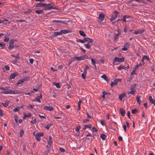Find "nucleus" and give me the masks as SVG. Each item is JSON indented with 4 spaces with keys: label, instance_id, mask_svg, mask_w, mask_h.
Instances as JSON below:
<instances>
[{
    "label": "nucleus",
    "instance_id": "1",
    "mask_svg": "<svg viewBox=\"0 0 155 155\" xmlns=\"http://www.w3.org/2000/svg\"><path fill=\"white\" fill-rule=\"evenodd\" d=\"M54 5L52 3L46 4L39 3L36 4L35 7H45L43 9L45 10H50L51 9H57V8L54 7Z\"/></svg>",
    "mask_w": 155,
    "mask_h": 155
},
{
    "label": "nucleus",
    "instance_id": "2",
    "mask_svg": "<svg viewBox=\"0 0 155 155\" xmlns=\"http://www.w3.org/2000/svg\"><path fill=\"white\" fill-rule=\"evenodd\" d=\"M2 94H19L21 93L20 91L17 90L12 91L11 90H8L7 91H5L1 92Z\"/></svg>",
    "mask_w": 155,
    "mask_h": 155
},
{
    "label": "nucleus",
    "instance_id": "3",
    "mask_svg": "<svg viewBox=\"0 0 155 155\" xmlns=\"http://www.w3.org/2000/svg\"><path fill=\"white\" fill-rule=\"evenodd\" d=\"M124 57L119 58L117 57H116L114 58L113 60V64H115V63L116 62H123L124 61Z\"/></svg>",
    "mask_w": 155,
    "mask_h": 155
},
{
    "label": "nucleus",
    "instance_id": "4",
    "mask_svg": "<svg viewBox=\"0 0 155 155\" xmlns=\"http://www.w3.org/2000/svg\"><path fill=\"white\" fill-rule=\"evenodd\" d=\"M119 12L117 11H115L114 12V15H112L111 18L110 20L111 22L115 20L117 17V15L119 14Z\"/></svg>",
    "mask_w": 155,
    "mask_h": 155
},
{
    "label": "nucleus",
    "instance_id": "5",
    "mask_svg": "<svg viewBox=\"0 0 155 155\" xmlns=\"http://www.w3.org/2000/svg\"><path fill=\"white\" fill-rule=\"evenodd\" d=\"M130 91H129L127 92V93L128 94H131L132 95H134L136 92V90L134 88V87L133 86H131L130 89Z\"/></svg>",
    "mask_w": 155,
    "mask_h": 155
},
{
    "label": "nucleus",
    "instance_id": "6",
    "mask_svg": "<svg viewBox=\"0 0 155 155\" xmlns=\"http://www.w3.org/2000/svg\"><path fill=\"white\" fill-rule=\"evenodd\" d=\"M52 138L51 136L49 137V139L48 141V145L46 146L47 147L50 148L51 145L52 144L53 142L52 140Z\"/></svg>",
    "mask_w": 155,
    "mask_h": 155
},
{
    "label": "nucleus",
    "instance_id": "7",
    "mask_svg": "<svg viewBox=\"0 0 155 155\" xmlns=\"http://www.w3.org/2000/svg\"><path fill=\"white\" fill-rule=\"evenodd\" d=\"M43 136V134L41 133H39L36 134H35V137L36 140L38 141L40 140L41 138L40 137H42Z\"/></svg>",
    "mask_w": 155,
    "mask_h": 155
},
{
    "label": "nucleus",
    "instance_id": "8",
    "mask_svg": "<svg viewBox=\"0 0 155 155\" xmlns=\"http://www.w3.org/2000/svg\"><path fill=\"white\" fill-rule=\"evenodd\" d=\"M104 15L103 13H101L99 15L98 18L101 22H102L104 20Z\"/></svg>",
    "mask_w": 155,
    "mask_h": 155
},
{
    "label": "nucleus",
    "instance_id": "9",
    "mask_svg": "<svg viewBox=\"0 0 155 155\" xmlns=\"http://www.w3.org/2000/svg\"><path fill=\"white\" fill-rule=\"evenodd\" d=\"M18 74L17 72H14L12 73L10 76V78L11 79H14L18 75Z\"/></svg>",
    "mask_w": 155,
    "mask_h": 155
},
{
    "label": "nucleus",
    "instance_id": "10",
    "mask_svg": "<svg viewBox=\"0 0 155 155\" xmlns=\"http://www.w3.org/2000/svg\"><path fill=\"white\" fill-rule=\"evenodd\" d=\"M44 109L49 110V111H52L54 110V108L53 107L51 106H45L43 108Z\"/></svg>",
    "mask_w": 155,
    "mask_h": 155
},
{
    "label": "nucleus",
    "instance_id": "11",
    "mask_svg": "<svg viewBox=\"0 0 155 155\" xmlns=\"http://www.w3.org/2000/svg\"><path fill=\"white\" fill-rule=\"evenodd\" d=\"M14 41L13 40H11L9 42V49H12L14 48Z\"/></svg>",
    "mask_w": 155,
    "mask_h": 155
},
{
    "label": "nucleus",
    "instance_id": "12",
    "mask_svg": "<svg viewBox=\"0 0 155 155\" xmlns=\"http://www.w3.org/2000/svg\"><path fill=\"white\" fill-rule=\"evenodd\" d=\"M11 56L14 58H15V60H13L12 62L14 64H15V63L18 62V60L19 59V57L18 56H16L14 54H12Z\"/></svg>",
    "mask_w": 155,
    "mask_h": 155
},
{
    "label": "nucleus",
    "instance_id": "13",
    "mask_svg": "<svg viewBox=\"0 0 155 155\" xmlns=\"http://www.w3.org/2000/svg\"><path fill=\"white\" fill-rule=\"evenodd\" d=\"M144 30L140 29L138 30L137 31H135L134 32V34L135 35H137L138 34H140L143 33L144 31Z\"/></svg>",
    "mask_w": 155,
    "mask_h": 155
},
{
    "label": "nucleus",
    "instance_id": "14",
    "mask_svg": "<svg viewBox=\"0 0 155 155\" xmlns=\"http://www.w3.org/2000/svg\"><path fill=\"white\" fill-rule=\"evenodd\" d=\"M84 40L85 41H87L90 43H92V42L93 41V40L92 39L89 38L85 37L84 38Z\"/></svg>",
    "mask_w": 155,
    "mask_h": 155
},
{
    "label": "nucleus",
    "instance_id": "15",
    "mask_svg": "<svg viewBox=\"0 0 155 155\" xmlns=\"http://www.w3.org/2000/svg\"><path fill=\"white\" fill-rule=\"evenodd\" d=\"M149 99L150 103L152 104H153L155 106V100L153 99L151 96L150 95L149 96Z\"/></svg>",
    "mask_w": 155,
    "mask_h": 155
},
{
    "label": "nucleus",
    "instance_id": "16",
    "mask_svg": "<svg viewBox=\"0 0 155 155\" xmlns=\"http://www.w3.org/2000/svg\"><path fill=\"white\" fill-rule=\"evenodd\" d=\"M92 43H88L87 44H84V45L85 46L86 48L87 49H89L92 46Z\"/></svg>",
    "mask_w": 155,
    "mask_h": 155
},
{
    "label": "nucleus",
    "instance_id": "17",
    "mask_svg": "<svg viewBox=\"0 0 155 155\" xmlns=\"http://www.w3.org/2000/svg\"><path fill=\"white\" fill-rule=\"evenodd\" d=\"M120 114L122 116H124L125 114V111L124 109L120 108Z\"/></svg>",
    "mask_w": 155,
    "mask_h": 155
},
{
    "label": "nucleus",
    "instance_id": "18",
    "mask_svg": "<svg viewBox=\"0 0 155 155\" xmlns=\"http://www.w3.org/2000/svg\"><path fill=\"white\" fill-rule=\"evenodd\" d=\"M87 74V72H86V69L84 70L83 73L81 74V77L83 78L84 79H85V76Z\"/></svg>",
    "mask_w": 155,
    "mask_h": 155
},
{
    "label": "nucleus",
    "instance_id": "19",
    "mask_svg": "<svg viewBox=\"0 0 155 155\" xmlns=\"http://www.w3.org/2000/svg\"><path fill=\"white\" fill-rule=\"evenodd\" d=\"M61 31L62 33V34H66L69 32H71V31L67 30H61Z\"/></svg>",
    "mask_w": 155,
    "mask_h": 155
},
{
    "label": "nucleus",
    "instance_id": "20",
    "mask_svg": "<svg viewBox=\"0 0 155 155\" xmlns=\"http://www.w3.org/2000/svg\"><path fill=\"white\" fill-rule=\"evenodd\" d=\"M91 64L94 66L95 68H97V66L96 65V62L93 58H91Z\"/></svg>",
    "mask_w": 155,
    "mask_h": 155
},
{
    "label": "nucleus",
    "instance_id": "21",
    "mask_svg": "<svg viewBox=\"0 0 155 155\" xmlns=\"http://www.w3.org/2000/svg\"><path fill=\"white\" fill-rule=\"evenodd\" d=\"M141 97V96H137L136 97V99H137V103H138L139 104H140L141 102V101L140 100Z\"/></svg>",
    "mask_w": 155,
    "mask_h": 155
},
{
    "label": "nucleus",
    "instance_id": "22",
    "mask_svg": "<svg viewBox=\"0 0 155 155\" xmlns=\"http://www.w3.org/2000/svg\"><path fill=\"white\" fill-rule=\"evenodd\" d=\"M117 80H115L114 81H111L110 84V86L111 87H113L114 85H116L117 84Z\"/></svg>",
    "mask_w": 155,
    "mask_h": 155
},
{
    "label": "nucleus",
    "instance_id": "23",
    "mask_svg": "<svg viewBox=\"0 0 155 155\" xmlns=\"http://www.w3.org/2000/svg\"><path fill=\"white\" fill-rule=\"evenodd\" d=\"M126 96V95L125 94V93L121 94L119 96V99L121 101H122L123 98L124 97Z\"/></svg>",
    "mask_w": 155,
    "mask_h": 155
},
{
    "label": "nucleus",
    "instance_id": "24",
    "mask_svg": "<svg viewBox=\"0 0 155 155\" xmlns=\"http://www.w3.org/2000/svg\"><path fill=\"white\" fill-rule=\"evenodd\" d=\"M120 35V33L119 34H115L114 36V41L116 42L117 41V39Z\"/></svg>",
    "mask_w": 155,
    "mask_h": 155
},
{
    "label": "nucleus",
    "instance_id": "25",
    "mask_svg": "<svg viewBox=\"0 0 155 155\" xmlns=\"http://www.w3.org/2000/svg\"><path fill=\"white\" fill-rule=\"evenodd\" d=\"M53 84L55 85L57 88H59L61 87V86L58 83L54 82L53 83Z\"/></svg>",
    "mask_w": 155,
    "mask_h": 155
},
{
    "label": "nucleus",
    "instance_id": "26",
    "mask_svg": "<svg viewBox=\"0 0 155 155\" xmlns=\"http://www.w3.org/2000/svg\"><path fill=\"white\" fill-rule=\"evenodd\" d=\"M43 9L40 10H36L35 12L38 14H43L44 10Z\"/></svg>",
    "mask_w": 155,
    "mask_h": 155
},
{
    "label": "nucleus",
    "instance_id": "27",
    "mask_svg": "<svg viewBox=\"0 0 155 155\" xmlns=\"http://www.w3.org/2000/svg\"><path fill=\"white\" fill-rule=\"evenodd\" d=\"M80 35L83 37H85L86 36L85 34L82 30L79 31Z\"/></svg>",
    "mask_w": 155,
    "mask_h": 155
},
{
    "label": "nucleus",
    "instance_id": "28",
    "mask_svg": "<svg viewBox=\"0 0 155 155\" xmlns=\"http://www.w3.org/2000/svg\"><path fill=\"white\" fill-rule=\"evenodd\" d=\"M54 36H57L58 35H62V33L61 32V31L59 32H54Z\"/></svg>",
    "mask_w": 155,
    "mask_h": 155
},
{
    "label": "nucleus",
    "instance_id": "29",
    "mask_svg": "<svg viewBox=\"0 0 155 155\" xmlns=\"http://www.w3.org/2000/svg\"><path fill=\"white\" fill-rule=\"evenodd\" d=\"M91 127V124H88L87 125H86L85 126L84 128H83V130H85L87 128H90Z\"/></svg>",
    "mask_w": 155,
    "mask_h": 155
},
{
    "label": "nucleus",
    "instance_id": "30",
    "mask_svg": "<svg viewBox=\"0 0 155 155\" xmlns=\"http://www.w3.org/2000/svg\"><path fill=\"white\" fill-rule=\"evenodd\" d=\"M101 77L104 79L107 82L109 81V80L107 78V77L106 75L105 74H104L101 76Z\"/></svg>",
    "mask_w": 155,
    "mask_h": 155
},
{
    "label": "nucleus",
    "instance_id": "31",
    "mask_svg": "<svg viewBox=\"0 0 155 155\" xmlns=\"http://www.w3.org/2000/svg\"><path fill=\"white\" fill-rule=\"evenodd\" d=\"M5 21H8V20L6 19H4L3 20H0V23H3L4 24L6 25L7 24V23L5 22Z\"/></svg>",
    "mask_w": 155,
    "mask_h": 155
},
{
    "label": "nucleus",
    "instance_id": "32",
    "mask_svg": "<svg viewBox=\"0 0 155 155\" xmlns=\"http://www.w3.org/2000/svg\"><path fill=\"white\" fill-rule=\"evenodd\" d=\"M29 78V77L28 76H25L22 79L24 82L25 81H27L28 80Z\"/></svg>",
    "mask_w": 155,
    "mask_h": 155
},
{
    "label": "nucleus",
    "instance_id": "33",
    "mask_svg": "<svg viewBox=\"0 0 155 155\" xmlns=\"http://www.w3.org/2000/svg\"><path fill=\"white\" fill-rule=\"evenodd\" d=\"M77 42H79L83 43L85 42V41L84 39L83 40L78 39L77 40Z\"/></svg>",
    "mask_w": 155,
    "mask_h": 155
},
{
    "label": "nucleus",
    "instance_id": "34",
    "mask_svg": "<svg viewBox=\"0 0 155 155\" xmlns=\"http://www.w3.org/2000/svg\"><path fill=\"white\" fill-rule=\"evenodd\" d=\"M101 137L103 140H104L106 138V136L104 134H102L101 135Z\"/></svg>",
    "mask_w": 155,
    "mask_h": 155
},
{
    "label": "nucleus",
    "instance_id": "35",
    "mask_svg": "<svg viewBox=\"0 0 155 155\" xmlns=\"http://www.w3.org/2000/svg\"><path fill=\"white\" fill-rule=\"evenodd\" d=\"M19 108V106H17L16 108L13 109V111L17 112L19 111L20 110Z\"/></svg>",
    "mask_w": 155,
    "mask_h": 155
},
{
    "label": "nucleus",
    "instance_id": "36",
    "mask_svg": "<svg viewBox=\"0 0 155 155\" xmlns=\"http://www.w3.org/2000/svg\"><path fill=\"white\" fill-rule=\"evenodd\" d=\"M24 81L22 79L18 81L17 83V85H18L20 84H21L22 83H24Z\"/></svg>",
    "mask_w": 155,
    "mask_h": 155
},
{
    "label": "nucleus",
    "instance_id": "37",
    "mask_svg": "<svg viewBox=\"0 0 155 155\" xmlns=\"http://www.w3.org/2000/svg\"><path fill=\"white\" fill-rule=\"evenodd\" d=\"M24 134V131L23 130H21L20 132V135L21 137H22Z\"/></svg>",
    "mask_w": 155,
    "mask_h": 155
},
{
    "label": "nucleus",
    "instance_id": "38",
    "mask_svg": "<svg viewBox=\"0 0 155 155\" xmlns=\"http://www.w3.org/2000/svg\"><path fill=\"white\" fill-rule=\"evenodd\" d=\"M81 128V127L80 126H78L77 127V128H76L75 130L76 131V132L77 133H79V130Z\"/></svg>",
    "mask_w": 155,
    "mask_h": 155
},
{
    "label": "nucleus",
    "instance_id": "39",
    "mask_svg": "<svg viewBox=\"0 0 155 155\" xmlns=\"http://www.w3.org/2000/svg\"><path fill=\"white\" fill-rule=\"evenodd\" d=\"M143 59L149 61L150 60L149 58L146 55H144L143 56Z\"/></svg>",
    "mask_w": 155,
    "mask_h": 155
},
{
    "label": "nucleus",
    "instance_id": "40",
    "mask_svg": "<svg viewBox=\"0 0 155 155\" xmlns=\"http://www.w3.org/2000/svg\"><path fill=\"white\" fill-rule=\"evenodd\" d=\"M34 101H37L39 103H41V101L40 100V99H39V97H36L35 99H34Z\"/></svg>",
    "mask_w": 155,
    "mask_h": 155
},
{
    "label": "nucleus",
    "instance_id": "41",
    "mask_svg": "<svg viewBox=\"0 0 155 155\" xmlns=\"http://www.w3.org/2000/svg\"><path fill=\"white\" fill-rule=\"evenodd\" d=\"M138 112V110L136 109H133L132 111V113L133 114H136Z\"/></svg>",
    "mask_w": 155,
    "mask_h": 155
},
{
    "label": "nucleus",
    "instance_id": "42",
    "mask_svg": "<svg viewBox=\"0 0 155 155\" xmlns=\"http://www.w3.org/2000/svg\"><path fill=\"white\" fill-rule=\"evenodd\" d=\"M81 57L82 60H84L86 59H87L88 57V56L86 55L81 56Z\"/></svg>",
    "mask_w": 155,
    "mask_h": 155
},
{
    "label": "nucleus",
    "instance_id": "43",
    "mask_svg": "<svg viewBox=\"0 0 155 155\" xmlns=\"http://www.w3.org/2000/svg\"><path fill=\"white\" fill-rule=\"evenodd\" d=\"M75 59L78 61H80L82 60L81 56L79 57H75Z\"/></svg>",
    "mask_w": 155,
    "mask_h": 155
},
{
    "label": "nucleus",
    "instance_id": "44",
    "mask_svg": "<svg viewBox=\"0 0 155 155\" xmlns=\"http://www.w3.org/2000/svg\"><path fill=\"white\" fill-rule=\"evenodd\" d=\"M14 118L15 121L16 123H17L18 122V116L17 115H15L14 116Z\"/></svg>",
    "mask_w": 155,
    "mask_h": 155
},
{
    "label": "nucleus",
    "instance_id": "45",
    "mask_svg": "<svg viewBox=\"0 0 155 155\" xmlns=\"http://www.w3.org/2000/svg\"><path fill=\"white\" fill-rule=\"evenodd\" d=\"M124 47L128 49L129 47V44L128 43H126L124 45Z\"/></svg>",
    "mask_w": 155,
    "mask_h": 155
},
{
    "label": "nucleus",
    "instance_id": "46",
    "mask_svg": "<svg viewBox=\"0 0 155 155\" xmlns=\"http://www.w3.org/2000/svg\"><path fill=\"white\" fill-rule=\"evenodd\" d=\"M117 69L118 70H121V69H124V66L120 65L117 67Z\"/></svg>",
    "mask_w": 155,
    "mask_h": 155
},
{
    "label": "nucleus",
    "instance_id": "47",
    "mask_svg": "<svg viewBox=\"0 0 155 155\" xmlns=\"http://www.w3.org/2000/svg\"><path fill=\"white\" fill-rule=\"evenodd\" d=\"M36 122V119L35 118H33H33L32 120L31 121V122L32 124H35Z\"/></svg>",
    "mask_w": 155,
    "mask_h": 155
},
{
    "label": "nucleus",
    "instance_id": "48",
    "mask_svg": "<svg viewBox=\"0 0 155 155\" xmlns=\"http://www.w3.org/2000/svg\"><path fill=\"white\" fill-rule=\"evenodd\" d=\"M135 71L136 70H135L134 69V70L132 71V72L130 74L131 75H132L133 74H136L135 73Z\"/></svg>",
    "mask_w": 155,
    "mask_h": 155
},
{
    "label": "nucleus",
    "instance_id": "49",
    "mask_svg": "<svg viewBox=\"0 0 155 155\" xmlns=\"http://www.w3.org/2000/svg\"><path fill=\"white\" fill-rule=\"evenodd\" d=\"M9 40V38L7 37L6 36L5 37V38L4 39V41L5 42H8Z\"/></svg>",
    "mask_w": 155,
    "mask_h": 155
},
{
    "label": "nucleus",
    "instance_id": "50",
    "mask_svg": "<svg viewBox=\"0 0 155 155\" xmlns=\"http://www.w3.org/2000/svg\"><path fill=\"white\" fill-rule=\"evenodd\" d=\"M126 18L125 17V16L124 15L123 17V18L122 19H120V20L121 21H123L124 22H126Z\"/></svg>",
    "mask_w": 155,
    "mask_h": 155
},
{
    "label": "nucleus",
    "instance_id": "51",
    "mask_svg": "<svg viewBox=\"0 0 155 155\" xmlns=\"http://www.w3.org/2000/svg\"><path fill=\"white\" fill-rule=\"evenodd\" d=\"M9 67L7 65L5 66L4 68V69L6 70H9Z\"/></svg>",
    "mask_w": 155,
    "mask_h": 155
},
{
    "label": "nucleus",
    "instance_id": "52",
    "mask_svg": "<svg viewBox=\"0 0 155 155\" xmlns=\"http://www.w3.org/2000/svg\"><path fill=\"white\" fill-rule=\"evenodd\" d=\"M92 130L94 132H97L98 130L94 127H93Z\"/></svg>",
    "mask_w": 155,
    "mask_h": 155
},
{
    "label": "nucleus",
    "instance_id": "53",
    "mask_svg": "<svg viewBox=\"0 0 155 155\" xmlns=\"http://www.w3.org/2000/svg\"><path fill=\"white\" fill-rule=\"evenodd\" d=\"M82 101L81 100H79L78 103V107H80V106H81V104L82 102Z\"/></svg>",
    "mask_w": 155,
    "mask_h": 155
},
{
    "label": "nucleus",
    "instance_id": "54",
    "mask_svg": "<svg viewBox=\"0 0 155 155\" xmlns=\"http://www.w3.org/2000/svg\"><path fill=\"white\" fill-rule=\"evenodd\" d=\"M59 150L61 152H64L65 151L64 149L62 147L59 148Z\"/></svg>",
    "mask_w": 155,
    "mask_h": 155
},
{
    "label": "nucleus",
    "instance_id": "55",
    "mask_svg": "<svg viewBox=\"0 0 155 155\" xmlns=\"http://www.w3.org/2000/svg\"><path fill=\"white\" fill-rule=\"evenodd\" d=\"M101 123V124L103 126H104L105 125V123L104 121L102 120H100Z\"/></svg>",
    "mask_w": 155,
    "mask_h": 155
},
{
    "label": "nucleus",
    "instance_id": "56",
    "mask_svg": "<svg viewBox=\"0 0 155 155\" xmlns=\"http://www.w3.org/2000/svg\"><path fill=\"white\" fill-rule=\"evenodd\" d=\"M33 93V91H31L30 92L25 93V94H26V95H31V93Z\"/></svg>",
    "mask_w": 155,
    "mask_h": 155
},
{
    "label": "nucleus",
    "instance_id": "57",
    "mask_svg": "<svg viewBox=\"0 0 155 155\" xmlns=\"http://www.w3.org/2000/svg\"><path fill=\"white\" fill-rule=\"evenodd\" d=\"M123 128L125 131L126 132V126L125 125H123Z\"/></svg>",
    "mask_w": 155,
    "mask_h": 155
},
{
    "label": "nucleus",
    "instance_id": "58",
    "mask_svg": "<svg viewBox=\"0 0 155 155\" xmlns=\"http://www.w3.org/2000/svg\"><path fill=\"white\" fill-rule=\"evenodd\" d=\"M100 61L103 64H104V60L103 58H101L100 60Z\"/></svg>",
    "mask_w": 155,
    "mask_h": 155
},
{
    "label": "nucleus",
    "instance_id": "59",
    "mask_svg": "<svg viewBox=\"0 0 155 155\" xmlns=\"http://www.w3.org/2000/svg\"><path fill=\"white\" fill-rule=\"evenodd\" d=\"M34 61V60L32 58H31L29 59V62L31 64H33Z\"/></svg>",
    "mask_w": 155,
    "mask_h": 155
},
{
    "label": "nucleus",
    "instance_id": "60",
    "mask_svg": "<svg viewBox=\"0 0 155 155\" xmlns=\"http://www.w3.org/2000/svg\"><path fill=\"white\" fill-rule=\"evenodd\" d=\"M2 104L4 106L6 107L7 106H8V104L7 102H5L4 103H2Z\"/></svg>",
    "mask_w": 155,
    "mask_h": 155
},
{
    "label": "nucleus",
    "instance_id": "61",
    "mask_svg": "<svg viewBox=\"0 0 155 155\" xmlns=\"http://www.w3.org/2000/svg\"><path fill=\"white\" fill-rule=\"evenodd\" d=\"M5 45L4 44H2V43H0V47L3 48L5 47Z\"/></svg>",
    "mask_w": 155,
    "mask_h": 155
},
{
    "label": "nucleus",
    "instance_id": "62",
    "mask_svg": "<svg viewBox=\"0 0 155 155\" xmlns=\"http://www.w3.org/2000/svg\"><path fill=\"white\" fill-rule=\"evenodd\" d=\"M127 48L124 47L123 48H122L121 50L123 51H126L127 50Z\"/></svg>",
    "mask_w": 155,
    "mask_h": 155
},
{
    "label": "nucleus",
    "instance_id": "63",
    "mask_svg": "<svg viewBox=\"0 0 155 155\" xmlns=\"http://www.w3.org/2000/svg\"><path fill=\"white\" fill-rule=\"evenodd\" d=\"M118 140L120 141H122L123 140V138L121 136H120L118 137Z\"/></svg>",
    "mask_w": 155,
    "mask_h": 155
},
{
    "label": "nucleus",
    "instance_id": "64",
    "mask_svg": "<svg viewBox=\"0 0 155 155\" xmlns=\"http://www.w3.org/2000/svg\"><path fill=\"white\" fill-rule=\"evenodd\" d=\"M31 116V113H29L28 115H27V117H30Z\"/></svg>",
    "mask_w": 155,
    "mask_h": 155
}]
</instances>
